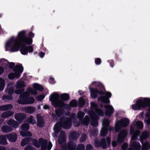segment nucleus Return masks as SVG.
Here are the masks:
<instances>
[{"label": "nucleus", "instance_id": "37", "mask_svg": "<svg viewBox=\"0 0 150 150\" xmlns=\"http://www.w3.org/2000/svg\"><path fill=\"white\" fill-rule=\"evenodd\" d=\"M21 135L23 137H25V136H31V133L28 132H24V131H22L20 132Z\"/></svg>", "mask_w": 150, "mask_h": 150}, {"label": "nucleus", "instance_id": "25", "mask_svg": "<svg viewBox=\"0 0 150 150\" xmlns=\"http://www.w3.org/2000/svg\"><path fill=\"white\" fill-rule=\"evenodd\" d=\"M13 108L12 105L9 104L0 106V110H7L11 109Z\"/></svg>", "mask_w": 150, "mask_h": 150}, {"label": "nucleus", "instance_id": "2", "mask_svg": "<svg viewBox=\"0 0 150 150\" xmlns=\"http://www.w3.org/2000/svg\"><path fill=\"white\" fill-rule=\"evenodd\" d=\"M91 104V111L89 113L91 117V124L93 127H96L98 125V117L94 112L95 111L97 114L100 116L103 115V112L102 110L97 108V105L95 103L92 102Z\"/></svg>", "mask_w": 150, "mask_h": 150}, {"label": "nucleus", "instance_id": "62", "mask_svg": "<svg viewBox=\"0 0 150 150\" xmlns=\"http://www.w3.org/2000/svg\"><path fill=\"white\" fill-rule=\"evenodd\" d=\"M4 71V69L3 68L0 67V75Z\"/></svg>", "mask_w": 150, "mask_h": 150}, {"label": "nucleus", "instance_id": "16", "mask_svg": "<svg viewBox=\"0 0 150 150\" xmlns=\"http://www.w3.org/2000/svg\"><path fill=\"white\" fill-rule=\"evenodd\" d=\"M6 136L8 138L9 141L11 142H15L17 137V136L16 133H11L6 135Z\"/></svg>", "mask_w": 150, "mask_h": 150}, {"label": "nucleus", "instance_id": "48", "mask_svg": "<svg viewBox=\"0 0 150 150\" xmlns=\"http://www.w3.org/2000/svg\"><path fill=\"white\" fill-rule=\"evenodd\" d=\"M79 104L80 106H82L85 103V101L83 99L81 98L79 99Z\"/></svg>", "mask_w": 150, "mask_h": 150}, {"label": "nucleus", "instance_id": "53", "mask_svg": "<svg viewBox=\"0 0 150 150\" xmlns=\"http://www.w3.org/2000/svg\"><path fill=\"white\" fill-rule=\"evenodd\" d=\"M95 62L96 64H99L101 63V59L99 58H97L96 59Z\"/></svg>", "mask_w": 150, "mask_h": 150}, {"label": "nucleus", "instance_id": "19", "mask_svg": "<svg viewBox=\"0 0 150 150\" xmlns=\"http://www.w3.org/2000/svg\"><path fill=\"white\" fill-rule=\"evenodd\" d=\"M130 133L132 135L131 140L132 141V140L136 139L139 133V131L137 130L134 133V129L132 127H131L130 128Z\"/></svg>", "mask_w": 150, "mask_h": 150}, {"label": "nucleus", "instance_id": "34", "mask_svg": "<svg viewBox=\"0 0 150 150\" xmlns=\"http://www.w3.org/2000/svg\"><path fill=\"white\" fill-rule=\"evenodd\" d=\"M60 97L61 99L64 100H67L69 99V95L66 93H64L62 94L61 96Z\"/></svg>", "mask_w": 150, "mask_h": 150}, {"label": "nucleus", "instance_id": "32", "mask_svg": "<svg viewBox=\"0 0 150 150\" xmlns=\"http://www.w3.org/2000/svg\"><path fill=\"white\" fill-rule=\"evenodd\" d=\"M99 100L102 102L105 103H109L110 102L109 99L104 96L100 97L99 98Z\"/></svg>", "mask_w": 150, "mask_h": 150}, {"label": "nucleus", "instance_id": "11", "mask_svg": "<svg viewBox=\"0 0 150 150\" xmlns=\"http://www.w3.org/2000/svg\"><path fill=\"white\" fill-rule=\"evenodd\" d=\"M129 123V121L126 118L122 119L120 121L117 122L115 126V130L117 132L121 127H125Z\"/></svg>", "mask_w": 150, "mask_h": 150}, {"label": "nucleus", "instance_id": "50", "mask_svg": "<svg viewBox=\"0 0 150 150\" xmlns=\"http://www.w3.org/2000/svg\"><path fill=\"white\" fill-rule=\"evenodd\" d=\"M58 123L57 124L55 125V126H54V130L55 132H57V130L59 129V127L58 126Z\"/></svg>", "mask_w": 150, "mask_h": 150}, {"label": "nucleus", "instance_id": "58", "mask_svg": "<svg viewBox=\"0 0 150 150\" xmlns=\"http://www.w3.org/2000/svg\"><path fill=\"white\" fill-rule=\"evenodd\" d=\"M105 94H106V96L110 98L111 97V94L110 92H106Z\"/></svg>", "mask_w": 150, "mask_h": 150}, {"label": "nucleus", "instance_id": "3", "mask_svg": "<svg viewBox=\"0 0 150 150\" xmlns=\"http://www.w3.org/2000/svg\"><path fill=\"white\" fill-rule=\"evenodd\" d=\"M92 86H96V89L89 88L91 91V96L93 98L96 97L97 94L98 93L99 95L102 94L103 92L101 90H103L104 86L100 83L99 82H93L92 84Z\"/></svg>", "mask_w": 150, "mask_h": 150}, {"label": "nucleus", "instance_id": "45", "mask_svg": "<svg viewBox=\"0 0 150 150\" xmlns=\"http://www.w3.org/2000/svg\"><path fill=\"white\" fill-rule=\"evenodd\" d=\"M84 112H79L77 114V117L79 119H81L84 116Z\"/></svg>", "mask_w": 150, "mask_h": 150}, {"label": "nucleus", "instance_id": "56", "mask_svg": "<svg viewBox=\"0 0 150 150\" xmlns=\"http://www.w3.org/2000/svg\"><path fill=\"white\" fill-rule=\"evenodd\" d=\"M146 116L147 118L149 117H150V108L149 109V112H146Z\"/></svg>", "mask_w": 150, "mask_h": 150}, {"label": "nucleus", "instance_id": "21", "mask_svg": "<svg viewBox=\"0 0 150 150\" xmlns=\"http://www.w3.org/2000/svg\"><path fill=\"white\" fill-rule=\"evenodd\" d=\"M7 64L10 66V67H12L14 66V64L13 63H9L6 60L3 59L0 60V65Z\"/></svg>", "mask_w": 150, "mask_h": 150}, {"label": "nucleus", "instance_id": "64", "mask_svg": "<svg viewBox=\"0 0 150 150\" xmlns=\"http://www.w3.org/2000/svg\"><path fill=\"white\" fill-rule=\"evenodd\" d=\"M6 148L4 146H0V150H5Z\"/></svg>", "mask_w": 150, "mask_h": 150}, {"label": "nucleus", "instance_id": "47", "mask_svg": "<svg viewBox=\"0 0 150 150\" xmlns=\"http://www.w3.org/2000/svg\"><path fill=\"white\" fill-rule=\"evenodd\" d=\"M86 135L85 134H83L80 139V141L81 142H84L86 139Z\"/></svg>", "mask_w": 150, "mask_h": 150}, {"label": "nucleus", "instance_id": "28", "mask_svg": "<svg viewBox=\"0 0 150 150\" xmlns=\"http://www.w3.org/2000/svg\"><path fill=\"white\" fill-rule=\"evenodd\" d=\"M76 145L72 142H69L68 144L69 150H75Z\"/></svg>", "mask_w": 150, "mask_h": 150}, {"label": "nucleus", "instance_id": "14", "mask_svg": "<svg viewBox=\"0 0 150 150\" xmlns=\"http://www.w3.org/2000/svg\"><path fill=\"white\" fill-rule=\"evenodd\" d=\"M105 109V114L109 116L113 113V107L110 105H105L104 106Z\"/></svg>", "mask_w": 150, "mask_h": 150}, {"label": "nucleus", "instance_id": "40", "mask_svg": "<svg viewBox=\"0 0 150 150\" xmlns=\"http://www.w3.org/2000/svg\"><path fill=\"white\" fill-rule=\"evenodd\" d=\"M137 126L138 128H142L143 127V125L142 122L140 121H138L136 122Z\"/></svg>", "mask_w": 150, "mask_h": 150}, {"label": "nucleus", "instance_id": "43", "mask_svg": "<svg viewBox=\"0 0 150 150\" xmlns=\"http://www.w3.org/2000/svg\"><path fill=\"white\" fill-rule=\"evenodd\" d=\"M28 142V139H24L22 141L21 145L22 146H24Z\"/></svg>", "mask_w": 150, "mask_h": 150}, {"label": "nucleus", "instance_id": "27", "mask_svg": "<svg viewBox=\"0 0 150 150\" xmlns=\"http://www.w3.org/2000/svg\"><path fill=\"white\" fill-rule=\"evenodd\" d=\"M13 114V113L12 111L5 112L2 114L1 117L3 118H6L11 116Z\"/></svg>", "mask_w": 150, "mask_h": 150}, {"label": "nucleus", "instance_id": "18", "mask_svg": "<svg viewBox=\"0 0 150 150\" xmlns=\"http://www.w3.org/2000/svg\"><path fill=\"white\" fill-rule=\"evenodd\" d=\"M141 145L138 142H135L131 144L130 147L128 150H133L132 148H133L134 150H140Z\"/></svg>", "mask_w": 150, "mask_h": 150}, {"label": "nucleus", "instance_id": "49", "mask_svg": "<svg viewBox=\"0 0 150 150\" xmlns=\"http://www.w3.org/2000/svg\"><path fill=\"white\" fill-rule=\"evenodd\" d=\"M45 98V96L43 95H40L36 97V99L38 101H41Z\"/></svg>", "mask_w": 150, "mask_h": 150}, {"label": "nucleus", "instance_id": "15", "mask_svg": "<svg viewBox=\"0 0 150 150\" xmlns=\"http://www.w3.org/2000/svg\"><path fill=\"white\" fill-rule=\"evenodd\" d=\"M59 125L64 128L67 129L71 127V121L69 119H67L65 120L64 122L62 123H60Z\"/></svg>", "mask_w": 150, "mask_h": 150}, {"label": "nucleus", "instance_id": "60", "mask_svg": "<svg viewBox=\"0 0 150 150\" xmlns=\"http://www.w3.org/2000/svg\"><path fill=\"white\" fill-rule=\"evenodd\" d=\"M3 98L4 99H9V100H10V99H12V97H11V96L9 97H8V96H3Z\"/></svg>", "mask_w": 150, "mask_h": 150}, {"label": "nucleus", "instance_id": "35", "mask_svg": "<svg viewBox=\"0 0 150 150\" xmlns=\"http://www.w3.org/2000/svg\"><path fill=\"white\" fill-rule=\"evenodd\" d=\"M5 85V83L4 80L0 78V91L3 90Z\"/></svg>", "mask_w": 150, "mask_h": 150}, {"label": "nucleus", "instance_id": "8", "mask_svg": "<svg viewBox=\"0 0 150 150\" xmlns=\"http://www.w3.org/2000/svg\"><path fill=\"white\" fill-rule=\"evenodd\" d=\"M59 97V96L58 94L56 93H53L50 95V100L53 106L55 107H58L63 105V102L58 100Z\"/></svg>", "mask_w": 150, "mask_h": 150}, {"label": "nucleus", "instance_id": "52", "mask_svg": "<svg viewBox=\"0 0 150 150\" xmlns=\"http://www.w3.org/2000/svg\"><path fill=\"white\" fill-rule=\"evenodd\" d=\"M127 147V145L126 143H124L122 145V148L123 150H125L126 149Z\"/></svg>", "mask_w": 150, "mask_h": 150}, {"label": "nucleus", "instance_id": "39", "mask_svg": "<svg viewBox=\"0 0 150 150\" xmlns=\"http://www.w3.org/2000/svg\"><path fill=\"white\" fill-rule=\"evenodd\" d=\"M89 118L88 116H86L85 117L83 121L82 122V123L87 125L89 123Z\"/></svg>", "mask_w": 150, "mask_h": 150}, {"label": "nucleus", "instance_id": "9", "mask_svg": "<svg viewBox=\"0 0 150 150\" xmlns=\"http://www.w3.org/2000/svg\"><path fill=\"white\" fill-rule=\"evenodd\" d=\"M149 135V133L147 132H144L142 133L140 137V141L142 143V150H147L149 148H150V145L147 142H144Z\"/></svg>", "mask_w": 150, "mask_h": 150}, {"label": "nucleus", "instance_id": "51", "mask_svg": "<svg viewBox=\"0 0 150 150\" xmlns=\"http://www.w3.org/2000/svg\"><path fill=\"white\" fill-rule=\"evenodd\" d=\"M79 136V135L77 133H75L73 134L72 138L73 139H77Z\"/></svg>", "mask_w": 150, "mask_h": 150}, {"label": "nucleus", "instance_id": "63", "mask_svg": "<svg viewBox=\"0 0 150 150\" xmlns=\"http://www.w3.org/2000/svg\"><path fill=\"white\" fill-rule=\"evenodd\" d=\"M39 55H40V57H43L44 55V53L41 52L40 53Z\"/></svg>", "mask_w": 150, "mask_h": 150}, {"label": "nucleus", "instance_id": "42", "mask_svg": "<svg viewBox=\"0 0 150 150\" xmlns=\"http://www.w3.org/2000/svg\"><path fill=\"white\" fill-rule=\"evenodd\" d=\"M29 128V126L27 124H25L22 125L21 128L23 131L28 130Z\"/></svg>", "mask_w": 150, "mask_h": 150}, {"label": "nucleus", "instance_id": "17", "mask_svg": "<svg viewBox=\"0 0 150 150\" xmlns=\"http://www.w3.org/2000/svg\"><path fill=\"white\" fill-rule=\"evenodd\" d=\"M127 133L126 130L122 131L119 134L117 139L118 142H121L123 141V140L127 135Z\"/></svg>", "mask_w": 150, "mask_h": 150}, {"label": "nucleus", "instance_id": "61", "mask_svg": "<svg viewBox=\"0 0 150 150\" xmlns=\"http://www.w3.org/2000/svg\"><path fill=\"white\" fill-rule=\"evenodd\" d=\"M50 82L52 83H54V80L52 78H50Z\"/></svg>", "mask_w": 150, "mask_h": 150}, {"label": "nucleus", "instance_id": "24", "mask_svg": "<svg viewBox=\"0 0 150 150\" xmlns=\"http://www.w3.org/2000/svg\"><path fill=\"white\" fill-rule=\"evenodd\" d=\"M2 131L5 133H7L12 131V128L7 126H4L1 128Z\"/></svg>", "mask_w": 150, "mask_h": 150}, {"label": "nucleus", "instance_id": "44", "mask_svg": "<svg viewBox=\"0 0 150 150\" xmlns=\"http://www.w3.org/2000/svg\"><path fill=\"white\" fill-rule=\"evenodd\" d=\"M109 123V121L107 119H104L103 121L102 124L103 126H107Z\"/></svg>", "mask_w": 150, "mask_h": 150}, {"label": "nucleus", "instance_id": "46", "mask_svg": "<svg viewBox=\"0 0 150 150\" xmlns=\"http://www.w3.org/2000/svg\"><path fill=\"white\" fill-rule=\"evenodd\" d=\"M84 145L83 144H80L78 146L76 150H84Z\"/></svg>", "mask_w": 150, "mask_h": 150}, {"label": "nucleus", "instance_id": "57", "mask_svg": "<svg viewBox=\"0 0 150 150\" xmlns=\"http://www.w3.org/2000/svg\"><path fill=\"white\" fill-rule=\"evenodd\" d=\"M107 143L108 145H109L110 144L111 140L109 138L107 137Z\"/></svg>", "mask_w": 150, "mask_h": 150}, {"label": "nucleus", "instance_id": "59", "mask_svg": "<svg viewBox=\"0 0 150 150\" xmlns=\"http://www.w3.org/2000/svg\"><path fill=\"white\" fill-rule=\"evenodd\" d=\"M112 144L113 147H115L117 145V143L115 141H113L112 142Z\"/></svg>", "mask_w": 150, "mask_h": 150}, {"label": "nucleus", "instance_id": "55", "mask_svg": "<svg viewBox=\"0 0 150 150\" xmlns=\"http://www.w3.org/2000/svg\"><path fill=\"white\" fill-rule=\"evenodd\" d=\"M25 150H33V149L30 146H27L26 147L25 149Z\"/></svg>", "mask_w": 150, "mask_h": 150}, {"label": "nucleus", "instance_id": "30", "mask_svg": "<svg viewBox=\"0 0 150 150\" xmlns=\"http://www.w3.org/2000/svg\"><path fill=\"white\" fill-rule=\"evenodd\" d=\"M7 143V142L6 139V136L4 135L0 136V144H6Z\"/></svg>", "mask_w": 150, "mask_h": 150}, {"label": "nucleus", "instance_id": "20", "mask_svg": "<svg viewBox=\"0 0 150 150\" xmlns=\"http://www.w3.org/2000/svg\"><path fill=\"white\" fill-rule=\"evenodd\" d=\"M95 145L96 147L101 146L103 148L105 149L106 147V141L104 139H102L99 143L97 142H95Z\"/></svg>", "mask_w": 150, "mask_h": 150}, {"label": "nucleus", "instance_id": "12", "mask_svg": "<svg viewBox=\"0 0 150 150\" xmlns=\"http://www.w3.org/2000/svg\"><path fill=\"white\" fill-rule=\"evenodd\" d=\"M25 86V84L23 81H18L16 85V88L17 89L15 91L16 93L17 94H19L24 91V89L22 88Z\"/></svg>", "mask_w": 150, "mask_h": 150}, {"label": "nucleus", "instance_id": "54", "mask_svg": "<svg viewBox=\"0 0 150 150\" xmlns=\"http://www.w3.org/2000/svg\"><path fill=\"white\" fill-rule=\"evenodd\" d=\"M92 149V147L91 145L88 144L87 146L86 149L87 150H91Z\"/></svg>", "mask_w": 150, "mask_h": 150}, {"label": "nucleus", "instance_id": "41", "mask_svg": "<svg viewBox=\"0 0 150 150\" xmlns=\"http://www.w3.org/2000/svg\"><path fill=\"white\" fill-rule=\"evenodd\" d=\"M69 105L70 106L73 107H76L77 105V102L76 100H74L70 103Z\"/></svg>", "mask_w": 150, "mask_h": 150}, {"label": "nucleus", "instance_id": "31", "mask_svg": "<svg viewBox=\"0 0 150 150\" xmlns=\"http://www.w3.org/2000/svg\"><path fill=\"white\" fill-rule=\"evenodd\" d=\"M35 111V108L32 107H28L25 108V111L27 112L32 113Z\"/></svg>", "mask_w": 150, "mask_h": 150}, {"label": "nucleus", "instance_id": "33", "mask_svg": "<svg viewBox=\"0 0 150 150\" xmlns=\"http://www.w3.org/2000/svg\"><path fill=\"white\" fill-rule=\"evenodd\" d=\"M107 129L105 127L103 128L100 131V134L102 137H104L107 133Z\"/></svg>", "mask_w": 150, "mask_h": 150}, {"label": "nucleus", "instance_id": "29", "mask_svg": "<svg viewBox=\"0 0 150 150\" xmlns=\"http://www.w3.org/2000/svg\"><path fill=\"white\" fill-rule=\"evenodd\" d=\"M34 89L37 90L41 91L43 90V88L42 86L37 83H34L33 85Z\"/></svg>", "mask_w": 150, "mask_h": 150}, {"label": "nucleus", "instance_id": "4", "mask_svg": "<svg viewBox=\"0 0 150 150\" xmlns=\"http://www.w3.org/2000/svg\"><path fill=\"white\" fill-rule=\"evenodd\" d=\"M150 105V100L149 99L147 98H141L136 101L135 104L132 105V108L133 110H137Z\"/></svg>", "mask_w": 150, "mask_h": 150}, {"label": "nucleus", "instance_id": "23", "mask_svg": "<svg viewBox=\"0 0 150 150\" xmlns=\"http://www.w3.org/2000/svg\"><path fill=\"white\" fill-rule=\"evenodd\" d=\"M65 135L64 132H61L60 136L59 138L58 142L59 143L61 144L62 142L65 141Z\"/></svg>", "mask_w": 150, "mask_h": 150}, {"label": "nucleus", "instance_id": "1", "mask_svg": "<svg viewBox=\"0 0 150 150\" xmlns=\"http://www.w3.org/2000/svg\"><path fill=\"white\" fill-rule=\"evenodd\" d=\"M25 32L24 31H21L18 33V38L15 40L14 37H12L6 44V47H10V51L11 52L18 51L21 45V41L25 38Z\"/></svg>", "mask_w": 150, "mask_h": 150}, {"label": "nucleus", "instance_id": "22", "mask_svg": "<svg viewBox=\"0 0 150 150\" xmlns=\"http://www.w3.org/2000/svg\"><path fill=\"white\" fill-rule=\"evenodd\" d=\"M32 42V39L28 37H25L23 40L21 41L22 44H25L26 45H30L31 44Z\"/></svg>", "mask_w": 150, "mask_h": 150}, {"label": "nucleus", "instance_id": "36", "mask_svg": "<svg viewBox=\"0 0 150 150\" xmlns=\"http://www.w3.org/2000/svg\"><path fill=\"white\" fill-rule=\"evenodd\" d=\"M28 93H30L32 95H35L37 94V92L36 90L33 89L31 88H29L28 89L27 91Z\"/></svg>", "mask_w": 150, "mask_h": 150}, {"label": "nucleus", "instance_id": "38", "mask_svg": "<svg viewBox=\"0 0 150 150\" xmlns=\"http://www.w3.org/2000/svg\"><path fill=\"white\" fill-rule=\"evenodd\" d=\"M29 122L32 124H35L36 123L35 120L33 116H31L28 119Z\"/></svg>", "mask_w": 150, "mask_h": 150}, {"label": "nucleus", "instance_id": "5", "mask_svg": "<svg viewBox=\"0 0 150 150\" xmlns=\"http://www.w3.org/2000/svg\"><path fill=\"white\" fill-rule=\"evenodd\" d=\"M30 93L27 92H25L20 96V98L18 100V102L21 104H31L34 101V98L32 97H28Z\"/></svg>", "mask_w": 150, "mask_h": 150}, {"label": "nucleus", "instance_id": "26", "mask_svg": "<svg viewBox=\"0 0 150 150\" xmlns=\"http://www.w3.org/2000/svg\"><path fill=\"white\" fill-rule=\"evenodd\" d=\"M37 125L39 127H41L43 126L44 123V122L42 118L40 116H38L37 117Z\"/></svg>", "mask_w": 150, "mask_h": 150}, {"label": "nucleus", "instance_id": "10", "mask_svg": "<svg viewBox=\"0 0 150 150\" xmlns=\"http://www.w3.org/2000/svg\"><path fill=\"white\" fill-rule=\"evenodd\" d=\"M23 67L21 66H17L14 69V74L13 73L9 74L8 76L10 79H13L15 78H18L20 75V74L23 71Z\"/></svg>", "mask_w": 150, "mask_h": 150}, {"label": "nucleus", "instance_id": "13", "mask_svg": "<svg viewBox=\"0 0 150 150\" xmlns=\"http://www.w3.org/2000/svg\"><path fill=\"white\" fill-rule=\"evenodd\" d=\"M33 51V48L31 46H27L25 45L21 46L20 51L21 53L23 55L26 54L28 52H31Z\"/></svg>", "mask_w": 150, "mask_h": 150}, {"label": "nucleus", "instance_id": "7", "mask_svg": "<svg viewBox=\"0 0 150 150\" xmlns=\"http://www.w3.org/2000/svg\"><path fill=\"white\" fill-rule=\"evenodd\" d=\"M25 117V114L23 113L16 114L15 115V118L16 120L20 122L19 123H18L14 120H10L8 121L7 123L9 125L14 128H17L18 127V124L21 123V122L22 121Z\"/></svg>", "mask_w": 150, "mask_h": 150}, {"label": "nucleus", "instance_id": "6", "mask_svg": "<svg viewBox=\"0 0 150 150\" xmlns=\"http://www.w3.org/2000/svg\"><path fill=\"white\" fill-rule=\"evenodd\" d=\"M33 143L34 145L37 147H39L40 145H41L42 150H45L47 148L48 150H50L51 149L52 146V143L49 142L47 147V140H44L42 138L38 140V142L35 139H33Z\"/></svg>", "mask_w": 150, "mask_h": 150}]
</instances>
